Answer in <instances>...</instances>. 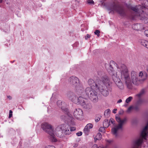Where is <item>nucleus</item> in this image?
<instances>
[{
    "instance_id": "obj_44",
    "label": "nucleus",
    "mask_w": 148,
    "mask_h": 148,
    "mask_svg": "<svg viewBox=\"0 0 148 148\" xmlns=\"http://www.w3.org/2000/svg\"><path fill=\"white\" fill-rule=\"evenodd\" d=\"M117 110V109L115 108L113 109L112 111V112L114 114H115L116 113V111Z\"/></svg>"
},
{
    "instance_id": "obj_50",
    "label": "nucleus",
    "mask_w": 148,
    "mask_h": 148,
    "mask_svg": "<svg viewBox=\"0 0 148 148\" xmlns=\"http://www.w3.org/2000/svg\"><path fill=\"white\" fill-rule=\"evenodd\" d=\"M7 97L9 99H11L12 97L10 96H8Z\"/></svg>"
},
{
    "instance_id": "obj_12",
    "label": "nucleus",
    "mask_w": 148,
    "mask_h": 148,
    "mask_svg": "<svg viewBox=\"0 0 148 148\" xmlns=\"http://www.w3.org/2000/svg\"><path fill=\"white\" fill-rule=\"evenodd\" d=\"M68 82L71 85L74 87L78 85L79 83L78 78L73 76L69 78Z\"/></svg>"
},
{
    "instance_id": "obj_6",
    "label": "nucleus",
    "mask_w": 148,
    "mask_h": 148,
    "mask_svg": "<svg viewBox=\"0 0 148 148\" xmlns=\"http://www.w3.org/2000/svg\"><path fill=\"white\" fill-rule=\"evenodd\" d=\"M79 100L77 104L80 105L83 108L89 110L92 108V104L87 99L79 97Z\"/></svg>"
},
{
    "instance_id": "obj_11",
    "label": "nucleus",
    "mask_w": 148,
    "mask_h": 148,
    "mask_svg": "<svg viewBox=\"0 0 148 148\" xmlns=\"http://www.w3.org/2000/svg\"><path fill=\"white\" fill-rule=\"evenodd\" d=\"M101 82L99 79H97L95 82L93 79H89L88 81V84L91 86L90 87H93L96 89L100 86V84H101Z\"/></svg>"
},
{
    "instance_id": "obj_36",
    "label": "nucleus",
    "mask_w": 148,
    "mask_h": 148,
    "mask_svg": "<svg viewBox=\"0 0 148 148\" xmlns=\"http://www.w3.org/2000/svg\"><path fill=\"white\" fill-rule=\"evenodd\" d=\"M88 3L90 4H94V2L92 0H88Z\"/></svg>"
},
{
    "instance_id": "obj_10",
    "label": "nucleus",
    "mask_w": 148,
    "mask_h": 148,
    "mask_svg": "<svg viewBox=\"0 0 148 148\" xmlns=\"http://www.w3.org/2000/svg\"><path fill=\"white\" fill-rule=\"evenodd\" d=\"M112 79L117 87L120 89H123L124 88V85L119 78L116 76V74L112 75Z\"/></svg>"
},
{
    "instance_id": "obj_2",
    "label": "nucleus",
    "mask_w": 148,
    "mask_h": 148,
    "mask_svg": "<svg viewBox=\"0 0 148 148\" xmlns=\"http://www.w3.org/2000/svg\"><path fill=\"white\" fill-rule=\"evenodd\" d=\"M41 128L50 136V138L52 141L56 142L57 141L54 137L53 128L51 124L47 123H43L41 124Z\"/></svg>"
},
{
    "instance_id": "obj_28",
    "label": "nucleus",
    "mask_w": 148,
    "mask_h": 148,
    "mask_svg": "<svg viewBox=\"0 0 148 148\" xmlns=\"http://www.w3.org/2000/svg\"><path fill=\"white\" fill-rule=\"evenodd\" d=\"M140 148H148V143L146 142L142 144L140 147Z\"/></svg>"
},
{
    "instance_id": "obj_23",
    "label": "nucleus",
    "mask_w": 148,
    "mask_h": 148,
    "mask_svg": "<svg viewBox=\"0 0 148 148\" xmlns=\"http://www.w3.org/2000/svg\"><path fill=\"white\" fill-rule=\"evenodd\" d=\"M140 43L142 45L148 49V42L147 41L142 39L140 40Z\"/></svg>"
},
{
    "instance_id": "obj_25",
    "label": "nucleus",
    "mask_w": 148,
    "mask_h": 148,
    "mask_svg": "<svg viewBox=\"0 0 148 148\" xmlns=\"http://www.w3.org/2000/svg\"><path fill=\"white\" fill-rule=\"evenodd\" d=\"M145 92V90L144 89H142L140 92L136 95V96L138 97H140L142 95H144Z\"/></svg>"
},
{
    "instance_id": "obj_32",
    "label": "nucleus",
    "mask_w": 148,
    "mask_h": 148,
    "mask_svg": "<svg viewBox=\"0 0 148 148\" xmlns=\"http://www.w3.org/2000/svg\"><path fill=\"white\" fill-rule=\"evenodd\" d=\"M134 108L132 106L130 107L127 110V112L128 113H129L130 112L131 110L133 109Z\"/></svg>"
},
{
    "instance_id": "obj_46",
    "label": "nucleus",
    "mask_w": 148,
    "mask_h": 148,
    "mask_svg": "<svg viewBox=\"0 0 148 148\" xmlns=\"http://www.w3.org/2000/svg\"><path fill=\"white\" fill-rule=\"evenodd\" d=\"M45 148H55V147H54L53 146H49L48 147H46Z\"/></svg>"
},
{
    "instance_id": "obj_48",
    "label": "nucleus",
    "mask_w": 148,
    "mask_h": 148,
    "mask_svg": "<svg viewBox=\"0 0 148 148\" xmlns=\"http://www.w3.org/2000/svg\"><path fill=\"white\" fill-rule=\"evenodd\" d=\"M122 101V100L121 99H120L119 100H118L117 101V103H120Z\"/></svg>"
},
{
    "instance_id": "obj_53",
    "label": "nucleus",
    "mask_w": 148,
    "mask_h": 148,
    "mask_svg": "<svg viewBox=\"0 0 148 148\" xmlns=\"http://www.w3.org/2000/svg\"><path fill=\"white\" fill-rule=\"evenodd\" d=\"M140 102H142V101L141 100H139L138 101V103H139Z\"/></svg>"
},
{
    "instance_id": "obj_19",
    "label": "nucleus",
    "mask_w": 148,
    "mask_h": 148,
    "mask_svg": "<svg viewBox=\"0 0 148 148\" xmlns=\"http://www.w3.org/2000/svg\"><path fill=\"white\" fill-rule=\"evenodd\" d=\"M92 127V125L91 123H88L85 127L84 130V132L87 135L88 134L90 129Z\"/></svg>"
},
{
    "instance_id": "obj_39",
    "label": "nucleus",
    "mask_w": 148,
    "mask_h": 148,
    "mask_svg": "<svg viewBox=\"0 0 148 148\" xmlns=\"http://www.w3.org/2000/svg\"><path fill=\"white\" fill-rule=\"evenodd\" d=\"M144 34L145 36L148 37V30H145Z\"/></svg>"
},
{
    "instance_id": "obj_37",
    "label": "nucleus",
    "mask_w": 148,
    "mask_h": 148,
    "mask_svg": "<svg viewBox=\"0 0 148 148\" xmlns=\"http://www.w3.org/2000/svg\"><path fill=\"white\" fill-rule=\"evenodd\" d=\"M12 112L11 110H10L9 112V118H11L12 116Z\"/></svg>"
},
{
    "instance_id": "obj_40",
    "label": "nucleus",
    "mask_w": 148,
    "mask_h": 148,
    "mask_svg": "<svg viewBox=\"0 0 148 148\" xmlns=\"http://www.w3.org/2000/svg\"><path fill=\"white\" fill-rule=\"evenodd\" d=\"M90 36L89 34H87L86 36L85 37V38L86 40H87L88 38L90 37Z\"/></svg>"
},
{
    "instance_id": "obj_1",
    "label": "nucleus",
    "mask_w": 148,
    "mask_h": 148,
    "mask_svg": "<svg viewBox=\"0 0 148 148\" xmlns=\"http://www.w3.org/2000/svg\"><path fill=\"white\" fill-rule=\"evenodd\" d=\"M118 75L122 81L124 82L127 88L131 89L132 88V83L136 85L140 84L139 79L138 78L137 73L134 71L131 72V78L127 66L124 64L117 65Z\"/></svg>"
},
{
    "instance_id": "obj_7",
    "label": "nucleus",
    "mask_w": 148,
    "mask_h": 148,
    "mask_svg": "<svg viewBox=\"0 0 148 148\" xmlns=\"http://www.w3.org/2000/svg\"><path fill=\"white\" fill-rule=\"evenodd\" d=\"M65 124H63L58 125L56 128L55 131V134L60 138H63L64 134L65 131Z\"/></svg>"
},
{
    "instance_id": "obj_17",
    "label": "nucleus",
    "mask_w": 148,
    "mask_h": 148,
    "mask_svg": "<svg viewBox=\"0 0 148 148\" xmlns=\"http://www.w3.org/2000/svg\"><path fill=\"white\" fill-rule=\"evenodd\" d=\"M138 76L140 79H139L140 84L142 83L147 78V75L145 72L140 71V72Z\"/></svg>"
},
{
    "instance_id": "obj_49",
    "label": "nucleus",
    "mask_w": 148,
    "mask_h": 148,
    "mask_svg": "<svg viewBox=\"0 0 148 148\" xmlns=\"http://www.w3.org/2000/svg\"><path fill=\"white\" fill-rule=\"evenodd\" d=\"M134 109L136 110H138V107L136 106L134 108Z\"/></svg>"
},
{
    "instance_id": "obj_42",
    "label": "nucleus",
    "mask_w": 148,
    "mask_h": 148,
    "mask_svg": "<svg viewBox=\"0 0 148 148\" xmlns=\"http://www.w3.org/2000/svg\"><path fill=\"white\" fill-rule=\"evenodd\" d=\"M94 148H102L101 147H97V145L95 144L93 146Z\"/></svg>"
},
{
    "instance_id": "obj_47",
    "label": "nucleus",
    "mask_w": 148,
    "mask_h": 148,
    "mask_svg": "<svg viewBox=\"0 0 148 148\" xmlns=\"http://www.w3.org/2000/svg\"><path fill=\"white\" fill-rule=\"evenodd\" d=\"M98 75L100 76L102 74V72L101 71H100L98 72Z\"/></svg>"
},
{
    "instance_id": "obj_54",
    "label": "nucleus",
    "mask_w": 148,
    "mask_h": 148,
    "mask_svg": "<svg viewBox=\"0 0 148 148\" xmlns=\"http://www.w3.org/2000/svg\"><path fill=\"white\" fill-rule=\"evenodd\" d=\"M2 0H0V3H2Z\"/></svg>"
},
{
    "instance_id": "obj_51",
    "label": "nucleus",
    "mask_w": 148,
    "mask_h": 148,
    "mask_svg": "<svg viewBox=\"0 0 148 148\" xmlns=\"http://www.w3.org/2000/svg\"><path fill=\"white\" fill-rule=\"evenodd\" d=\"M147 3L146 2H145V3L146 5H147V6H148V0H147Z\"/></svg>"
},
{
    "instance_id": "obj_26",
    "label": "nucleus",
    "mask_w": 148,
    "mask_h": 148,
    "mask_svg": "<svg viewBox=\"0 0 148 148\" xmlns=\"http://www.w3.org/2000/svg\"><path fill=\"white\" fill-rule=\"evenodd\" d=\"M144 13L143 12V11L142 10V13L140 14V16H139V18L141 20H143L145 18L146 19V20H147V18H145V16L144 15Z\"/></svg>"
},
{
    "instance_id": "obj_15",
    "label": "nucleus",
    "mask_w": 148,
    "mask_h": 148,
    "mask_svg": "<svg viewBox=\"0 0 148 148\" xmlns=\"http://www.w3.org/2000/svg\"><path fill=\"white\" fill-rule=\"evenodd\" d=\"M145 7L143 6L138 5V6H136L134 7H131V10L135 12L136 15L137 16H140L141 15L140 13L138 12V11H140V10H141L142 12V9H143L145 8Z\"/></svg>"
},
{
    "instance_id": "obj_13",
    "label": "nucleus",
    "mask_w": 148,
    "mask_h": 148,
    "mask_svg": "<svg viewBox=\"0 0 148 148\" xmlns=\"http://www.w3.org/2000/svg\"><path fill=\"white\" fill-rule=\"evenodd\" d=\"M99 79L101 82V85L109 86L111 84L110 79L107 75L103 76L101 77V79Z\"/></svg>"
},
{
    "instance_id": "obj_34",
    "label": "nucleus",
    "mask_w": 148,
    "mask_h": 148,
    "mask_svg": "<svg viewBox=\"0 0 148 148\" xmlns=\"http://www.w3.org/2000/svg\"><path fill=\"white\" fill-rule=\"evenodd\" d=\"M105 129L104 128L102 127H100L99 129V131L101 132H105Z\"/></svg>"
},
{
    "instance_id": "obj_30",
    "label": "nucleus",
    "mask_w": 148,
    "mask_h": 148,
    "mask_svg": "<svg viewBox=\"0 0 148 148\" xmlns=\"http://www.w3.org/2000/svg\"><path fill=\"white\" fill-rule=\"evenodd\" d=\"M133 98L132 97H130L127 99H126L125 101V102L126 103H128L130 101H131L132 100V99Z\"/></svg>"
},
{
    "instance_id": "obj_18",
    "label": "nucleus",
    "mask_w": 148,
    "mask_h": 148,
    "mask_svg": "<svg viewBox=\"0 0 148 148\" xmlns=\"http://www.w3.org/2000/svg\"><path fill=\"white\" fill-rule=\"evenodd\" d=\"M65 131L64 133L66 135H69L71 133V131L75 130L76 128L75 127H71L68 125L65 124Z\"/></svg>"
},
{
    "instance_id": "obj_8",
    "label": "nucleus",
    "mask_w": 148,
    "mask_h": 148,
    "mask_svg": "<svg viewBox=\"0 0 148 148\" xmlns=\"http://www.w3.org/2000/svg\"><path fill=\"white\" fill-rule=\"evenodd\" d=\"M120 64H122L121 63H115L113 61H111L109 64L107 65L106 66L107 71L111 75L112 78V75L114 74H116V76L117 75V73H116L114 71L113 68L112 66V65L114 64L116 66L117 68V65H118Z\"/></svg>"
},
{
    "instance_id": "obj_9",
    "label": "nucleus",
    "mask_w": 148,
    "mask_h": 148,
    "mask_svg": "<svg viewBox=\"0 0 148 148\" xmlns=\"http://www.w3.org/2000/svg\"><path fill=\"white\" fill-rule=\"evenodd\" d=\"M101 84H100L97 89L99 90L103 96H107L109 93L108 88L107 86H102Z\"/></svg>"
},
{
    "instance_id": "obj_43",
    "label": "nucleus",
    "mask_w": 148,
    "mask_h": 148,
    "mask_svg": "<svg viewBox=\"0 0 148 148\" xmlns=\"http://www.w3.org/2000/svg\"><path fill=\"white\" fill-rule=\"evenodd\" d=\"M124 113V111L123 110H121L119 112V114H123Z\"/></svg>"
},
{
    "instance_id": "obj_55",
    "label": "nucleus",
    "mask_w": 148,
    "mask_h": 148,
    "mask_svg": "<svg viewBox=\"0 0 148 148\" xmlns=\"http://www.w3.org/2000/svg\"><path fill=\"white\" fill-rule=\"evenodd\" d=\"M134 16H133V17H132V19H134Z\"/></svg>"
},
{
    "instance_id": "obj_45",
    "label": "nucleus",
    "mask_w": 148,
    "mask_h": 148,
    "mask_svg": "<svg viewBox=\"0 0 148 148\" xmlns=\"http://www.w3.org/2000/svg\"><path fill=\"white\" fill-rule=\"evenodd\" d=\"M78 145V144L77 143H75L74 144L73 147H77Z\"/></svg>"
},
{
    "instance_id": "obj_24",
    "label": "nucleus",
    "mask_w": 148,
    "mask_h": 148,
    "mask_svg": "<svg viewBox=\"0 0 148 148\" xmlns=\"http://www.w3.org/2000/svg\"><path fill=\"white\" fill-rule=\"evenodd\" d=\"M61 109L63 110L64 112H65V113L66 114H67L70 117H71L72 116L71 114L69 112L67 108H64L63 107H61Z\"/></svg>"
},
{
    "instance_id": "obj_27",
    "label": "nucleus",
    "mask_w": 148,
    "mask_h": 148,
    "mask_svg": "<svg viewBox=\"0 0 148 148\" xmlns=\"http://www.w3.org/2000/svg\"><path fill=\"white\" fill-rule=\"evenodd\" d=\"M102 135L100 133H98L97 134L96 137L95 138V140H99L102 138Z\"/></svg>"
},
{
    "instance_id": "obj_41",
    "label": "nucleus",
    "mask_w": 148,
    "mask_h": 148,
    "mask_svg": "<svg viewBox=\"0 0 148 148\" xmlns=\"http://www.w3.org/2000/svg\"><path fill=\"white\" fill-rule=\"evenodd\" d=\"M145 69L148 73V65L145 66Z\"/></svg>"
},
{
    "instance_id": "obj_33",
    "label": "nucleus",
    "mask_w": 148,
    "mask_h": 148,
    "mask_svg": "<svg viewBox=\"0 0 148 148\" xmlns=\"http://www.w3.org/2000/svg\"><path fill=\"white\" fill-rule=\"evenodd\" d=\"M62 101L60 100L58 101L57 103V105L59 107H61L62 105Z\"/></svg>"
},
{
    "instance_id": "obj_35",
    "label": "nucleus",
    "mask_w": 148,
    "mask_h": 148,
    "mask_svg": "<svg viewBox=\"0 0 148 148\" xmlns=\"http://www.w3.org/2000/svg\"><path fill=\"white\" fill-rule=\"evenodd\" d=\"M101 117V116H97V117L95 119V121L96 122L99 121L100 120Z\"/></svg>"
},
{
    "instance_id": "obj_38",
    "label": "nucleus",
    "mask_w": 148,
    "mask_h": 148,
    "mask_svg": "<svg viewBox=\"0 0 148 148\" xmlns=\"http://www.w3.org/2000/svg\"><path fill=\"white\" fill-rule=\"evenodd\" d=\"M82 133L81 132H80L77 133L76 135L78 136H80L82 135Z\"/></svg>"
},
{
    "instance_id": "obj_16",
    "label": "nucleus",
    "mask_w": 148,
    "mask_h": 148,
    "mask_svg": "<svg viewBox=\"0 0 148 148\" xmlns=\"http://www.w3.org/2000/svg\"><path fill=\"white\" fill-rule=\"evenodd\" d=\"M83 114L82 110L80 108L75 109L73 113L74 117L77 119H80L82 116Z\"/></svg>"
},
{
    "instance_id": "obj_14",
    "label": "nucleus",
    "mask_w": 148,
    "mask_h": 148,
    "mask_svg": "<svg viewBox=\"0 0 148 148\" xmlns=\"http://www.w3.org/2000/svg\"><path fill=\"white\" fill-rule=\"evenodd\" d=\"M67 97L69 99L75 103L77 104L79 100V97L77 98L75 94L72 92H69L67 93Z\"/></svg>"
},
{
    "instance_id": "obj_3",
    "label": "nucleus",
    "mask_w": 148,
    "mask_h": 148,
    "mask_svg": "<svg viewBox=\"0 0 148 148\" xmlns=\"http://www.w3.org/2000/svg\"><path fill=\"white\" fill-rule=\"evenodd\" d=\"M116 119L119 124L117 125L112 129V134L116 136H117L119 131V130H122L123 126L124 123L127 121V119L126 117H125L121 120L120 117L116 116Z\"/></svg>"
},
{
    "instance_id": "obj_21",
    "label": "nucleus",
    "mask_w": 148,
    "mask_h": 148,
    "mask_svg": "<svg viewBox=\"0 0 148 148\" xmlns=\"http://www.w3.org/2000/svg\"><path fill=\"white\" fill-rule=\"evenodd\" d=\"M110 122H111L113 124V122L112 120H110L108 121V120L105 119L103 123V127L106 128L108 127L110 125Z\"/></svg>"
},
{
    "instance_id": "obj_52",
    "label": "nucleus",
    "mask_w": 148,
    "mask_h": 148,
    "mask_svg": "<svg viewBox=\"0 0 148 148\" xmlns=\"http://www.w3.org/2000/svg\"><path fill=\"white\" fill-rule=\"evenodd\" d=\"M107 141L109 143H110L111 142V141H109L108 140H107Z\"/></svg>"
},
{
    "instance_id": "obj_20",
    "label": "nucleus",
    "mask_w": 148,
    "mask_h": 148,
    "mask_svg": "<svg viewBox=\"0 0 148 148\" xmlns=\"http://www.w3.org/2000/svg\"><path fill=\"white\" fill-rule=\"evenodd\" d=\"M76 91L80 93H82L84 90V88L83 85L79 83V84L75 87Z\"/></svg>"
},
{
    "instance_id": "obj_29",
    "label": "nucleus",
    "mask_w": 148,
    "mask_h": 148,
    "mask_svg": "<svg viewBox=\"0 0 148 148\" xmlns=\"http://www.w3.org/2000/svg\"><path fill=\"white\" fill-rule=\"evenodd\" d=\"M110 109L106 110L104 112V114L105 116H108L110 115Z\"/></svg>"
},
{
    "instance_id": "obj_31",
    "label": "nucleus",
    "mask_w": 148,
    "mask_h": 148,
    "mask_svg": "<svg viewBox=\"0 0 148 148\" xmlns=\"http://www.w3.org/2000/svg\"><path fill=\"white\" fill-rule=\"evenodd\" d=\"M100 33V32L99 30H96L94 32V33L95 35H97L98 37H99L100 36L99 34Z\"/></svg>"
},
{
    "instance_id": "obj_4",
    "label": "nucleus",
    "mask_w": 148,
    "mask_h": 148,
    "mask_svg": "<svg viewBox=\"0 0 148 148\" xmlns=\"http://www.w3.org/2000/svg\"><path fill=\"white\" fill-rule=\"evenodd\" d=\"M110 10L112 11H116L122 16H128L127 10L119 4H114L111 6Z\"/></svg>"
},
{
    "instance_id": "obj_22",
    "label": "nucleus",
    "mask_w": 148,
    "mask_h": 148,
    "mask_svg": "<svg viewBox=\"0 0 148 148\" xmlns=\"http://www.w3.org/2000/svg\"><path fill=\"white\" fill-rule=\"evenodd\" d=\"M132 28L136 30H139L142 29V25L140 23L134 24L132 26Z\"/></svg>"
},
{
    "instance_id": "obj_5",
    "label": "nucleus",
    "mask_w": 148,
    "mask_h": 148,
    "mask_svg": "<svg viewBox=\"0 0 148 148\" xmlns=\"http://www.w3.org/2000/svg\"><path fill=\"white\" fill-rule=\"evenodd\" d=\"M85 93L93 102H96L98 101L97 93L91 87L86 88L85 89Z\"/></svg>"
}]
</instances>
